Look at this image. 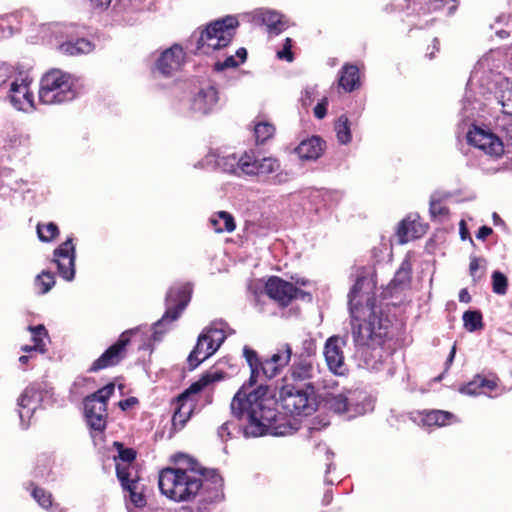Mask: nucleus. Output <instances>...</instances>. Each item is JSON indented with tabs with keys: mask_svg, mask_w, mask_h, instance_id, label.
Segmentation results:
<instances>
[{
	"mask_svg": "<svg viewBox=\"0 0 512 512\" xmlns=\"http://www.w3.org/2000/svg\"><path fill=\"white\" fill-rule=\"evenodd\" d=\"M243 355L249 364L251 375L248 385H243L231 401L232 415L242 421L241 427L246 437L265 434L284 436L291 433L292 426L286 415L277 410V401L267 396L268 387L257 384L262 360L252 348L245 346Z\"/></svg>",
	"mask_w": 512,
	"mask_h": 512,
	"instance_id": "obj_1",
	"label": "nucleus"
},
{
	"mask_svg": "<svg viewBox=\"0 0 512 512\" xmlns=\"http://www.w3.org/2000/svg\"><path fill=\"white\" fill-rule=\"evenodd\" d=\"M158 486L163 495L175 502L198 497L194 512H211L224 499V479L219 471L200 465L165 467L159 472Z\"/></svg>",
	"mask_w": 512,
	"mask_h": 512,
	"instance_id": "obj_2",
	"label": "nucleus"
},
{
	"mask_svg": "<svg viewBox=\"0 0 512 512\" xmlns=\"http://www.w3.org/2000/svg\"><path fill=\"white\" fill-rule=\"evenodd\" d=\"M348 299L351 335L355 346L381 350L392 338V322L377 307L375 291L365 276L357 277Z\"/></svg>",
	"mask_w": 512,
	"mask_h": 512,
	"instance_id": "obj_3",
	"label": "nucleus"
},
{
	"mask_svg": "<svg viewBox=\"0 0 512 512\" xmlns=\"http://www.w3.org/2000/svg\"><path fill=\"white\" fill-rule=\"evenodd\" d=\"M223 374V372H205L197 381L172 400L173 414L169 431L170 437L183 430L190 420L197 405L196 395L211 383L223 379Z\"/></svg>",
	"mask_w": 512,
	"mask_h": 512,
	"instance_id": "obj_4",
	"label": "nucleus"
},
{
	"mask_svg": "<svg viewBox=\"0 0 512 512\" xmlns=\"http://www.w3.org/2000/svg\"><path fill=\"white\" fill-rule=\"evenodd\" d=\"M239 21L235 16L227 15L211 21L204 28H198L195 54L209 55L227 47L236 35Z\"/></svg>",
	"mask_w": 512,
	"mask_h": 512,
	"instance_id": "obj_5",
	"label": "nucleus"
},
{
	"mask_svg": "<svg viewBox=\"0 0 512 512\" xmlns=\"http://www.w3.org/2000/svg\"><path fill=\"white\" fill-rule=\"evenodd\" d=\"M76 95L71 76L61 70H51L41 79L39 99L43 104H63L75 99Z\"/></svg>",
	"mask_w": 512,
	"mask_h": 512,
	"instance_id": "obj_6",
	"label": "nucleus"
},
{
	"mask_svg": "<svg viewBox=\"0 0 512 512\" xmlns=\"http://www.w3.org/2000/svg\"><path fill=\"white\" fill-rule=\"evenodd\" d=\"M244 175L256 177L260 182L275 185L288 181V173L282 168L278 158L264 156L259 158L254 150L244 152Z\"/></svg>",
	"mask_w": 512,
	"mask_h": 512,
	"instance_id": "obj_7",
	"label": "nucleus"
},
{
	"mask_svg": "<svg viewBox=\"0 0 512 512\" xmlns=\"http://www.w3.org/2000/svg\"><path fill=\"white\" fill-rule=\"evenodd\" d=\"M315 390L281 382L279 400L283 409L291 415H311L316 410Z\"/></svg>",
	"mask_w": 512,
	"mask_h": 512,
	"instance_id": "obj_8",
	"label": "nucleus"
},
{
	"mask_svg": "<svg viewBox=\"0 0 512 512\" xmlns=\"http://www.w3.org/2000/svg\"><path fill=\"white\" fill-rule=\"evenodd\" d=\"M114 391V383H108L84 398L85 417L89 427L94 431L100 433L105 431L108 418V400L114 394Z\"/></svg>",
	"mask_w": 512,
	"mask_h": 512,
	"instance_id": "obj_9",
	"label": "nucleus"
},
{
	"mask_svg": "<svg viewBox=\"0 0 512 512\" xmlns=\"http://www.w3.org/2000/svg\"><path fill=\"white\" fill-rule=\"evenodd\" d=\"M225 339L226 335L222 329L215 327L205 328L198 336L197 343L187 358L190 369H195L212 356Z\"/></svg>",
	"mask_w": 512,
	"mask_h": 512,
	"instance_id": "obj_10",
	"label": "nucleus"
},
{
	"mask_svg": "<svg viewBox=\"0 0 512 512\" xmlns=\"http://www.w3.org/2000/svg\"><path fill=\"white\" fill-rule=\"evenodd\" d=\"M282 382L317 389L321 382L320 366L317 361L293 358V362L282 378Z\"/></svg>",
	"mask_w": 512,
	"mask_h": 512,
	"instance_id": "obj_11",
	"label": "nucleus"
},
{
	"mask_svg": "<svg viewBox=\"0 0 512 512\" xmlns=\"http://www.w3.org/2000/svg\"><path fill=\"white\" fill-rule=\"evenodd\" d=\"M133 333V330L124 331L114 344L93 361L87 371L89 373H97L120 364L127 356V346L131 342V335Z\"/></svg>",
	"mask_w": 512,
	"mask_h": 512,
	"instance_id": "obj_12",
	"label": "nucleus"
},
{
	"mask_svg": "<svg viewBox=\"0 0 512 512\" xmlns=\"http://www.w3.org/2000/svg\"><path fill=\"white\" fill-rule=\"evenodd\" d=\"M265 293L282 307L289 306L294 299L304 298L307 293L293 283L278 276H270L265 283Z\"/></svg>",
	"mask_w": 512,
	"mask_h": 512,
	"instance_id": "obj_13",
	"label": "nucleus"
},
{
	"mask_svg": "<svg viewBox=\"0 0 512 512\" xmlns=\"http://www.w3.org/2000/svg\"><path fill=\"white\" fill-rule=\"evenodd\" d=\"M191 299L188 285H180L169 289L166 295V311L156 325L169 324L176 321Z\"/></svg>",
	"mask_w": 512,
	"mask_h": 512,
	"instance_id": "obj_14",
	"label": "nucleus"
},
{
	"mask_svg": "<svg viewBox=\"0 0 512 512\" xmlns=\"http://www.w3.org/2000/svg\"><path fill=\"white\" fill-rule=\"evenodd\" d=\"M53 262L57 266L58 274L66 281H71L75 276V245L73 238L69 237L61 243L53 253Z\"/></svg>",
	"mask_w": 512,
	"mask_h": 512,
	"instance_id": "obj_15",
	"label": "nucleus"
},
{
	"mask_svg": "<svg viewBox=\"0 0 512 512\" xmlns=\"http://www.w3.org/2000/svg\"><path fill=\"white\" fill-rule=\"evenodd\" d=\"M467 140L469 144L490 156L499 157L504 152L503 143L498 136L478 127L469 130Z\"/></svg>",
	"mask_w": 512,
	"mask_h": 512,
	"instance_id": "obj_16",
	"label": "nucleus"
},
{
	"mask_svg": "<svg viewBox=\"0 0 512 512\" xmlns=\"http://www.w3.org/2000/svg\"><path fill=\"white\" fill-rule=\"evenodd\" d=\"M219 100L218 91L212 85H205L193 92L190 110L194 113L207 115L213 111Z\"/></svg>",
	"mask_w": 512,
	"mask_h": 512,
	"instance_id": "obj_17",
	"label": "nucleus"
},
{
	"mask_svg": "<svg viewBox=\"0 0 512 512\" xmlns=\"http://www.w3.org/2000/svg\"><path fill=\"white\" fill-rule=\"evenodd\" d=\"M31 80L27 77L13 81L10 86L9 97L15 108L28 111L34 108V95L30 90Z\"/></svg>",
	"mask_w": 512,
	"mask_h": 512,
	"instance_id": "obj_18",
	"label": "nucleus"
},
{
	"mask_svg": "<svg viewBox=\"0 0 512 512\" xmlns=\"http://www.w3.org/2000/svg\"><path fill=\"white\" fill-rule=\"evenodd\" d=\"M184 59L185 53L183 48L178 44H174L161 53L155 63V66L162 75L171 76L181 68L184 63Z\"/></svg>",
	"mask_w": 512,
	"mask_h": 512,
	"instance_id": "obj_19",
	"label": "nucleus"
},
{
	"mask_svg": "<svg viewBox=\"0 0 512 512\" xmlns=\"http://www.w3.org/2000/svg\"><path fill=\"white\" fill-rule=\"evenodd\" d=\"M345 342L338 336L327 339L324 347V356L327 366L334 374H343L345 370L343 346Z\"/></svg>",
	"mask_w": 512,
	"mask_h": 512,
	"instance_id": "obj_20",
	"label": "nucleus"
},
{
	"mask_svg": "<svg viewBox=\"0 0 512 512\" xmlns=\"http://www.w3.org/2000/svg\"><path fill=\"white\" fill-rule=\"evenodd\" d=\"M292 355L293 352L290 344H284L277 353L262 361L260 373L267 379L277 376L281 369L288 365Z\"/></svg>",
	"mask_w": 512,
	"mask_h": 512,
	"instance_id": "obj_21",
	"label": "nucleus"
},
{
	"mask_svg": "<svg viewBox=\"0 0 512 512\" xmlns=\"http://www.w3.org/2000/svg\"><path fill=\"white\" fill-rule=\"evenodd\" d=\"M428 226L423 224L418 216H407L398 225L396 235L400 244L422 237Z\"/></svg>",
	"mask_w": 512,
	"mask_h": 512,
	"instance_id": "obj_22",
	"label": "nucleus"
},
{
	"mask_svg": "<svg viewBox=\"0 0 512 512\" xmlns=\"http://www.w3.org/2000/svg\"><path fill=\"white\" fill-rule=\"evenodd\" d=\"M324 149L325 142L319 136H312L302 140L294 151L302 160H316L323 154Z\"/></svg>",
	"mask_w": 512,
	"mask_h": 512,
	"instance_id": "obj_23",
	"label": "nucleus"
},
{
	"mask_svg": "<svg viewBox=\"0 0 512 512\" xmlns=\"http://www.w3.org/2000/svg\"><path fill=\"white\" fill-rule=\"evenodd\" d=\"M338 85L345 92H352L361 86L359 69L356 65L345 64L340 70Z\"/></svg>",
	"mask_w": 512,
	"mask_h": 512,
	"instance_id": "obj_24",
	"label": "nucleus"
},
{
	"mask_svg": "<svg viewBox=\"0 0 512 512\" xmlns=\"http://www.w3.org/2000/svg\"><path fill=\"white\" fill-rule=\"evenodd\" d=\"M419 415L424 426L442 427L456 421V416L453 413L444 410H423L419 412Z\"/></svg>",
	"mask_w": 512,
	"mask_h": 512,
	"instance_id": "obj_25",
	"label": "nucleus"
},
{
	"mask_svg": "<svg viewBox=\"0 0 512 512\" xmlns=\"http://www.w3.org/2000/svg\"><path fill=\"white\" fill-rule=\"evenodd\" d=\"M39 397L38 389L30 385L25 388L20 397L18 398V405L22 409L19 412L20 418L23 420L25 417L30 418L37 407V398Z\"/></svg>",
	"mask_w": 512,
	"mask_h": 512,
	"instance_id": "obj_26",
	"label": "nucleus"
},
{
	"mask_svg": "<svg viewBox=\"0 0 512 512\" xmlns=\"http://www.w3.org/2000/svg\"><path fill=\"white\" fill-rule=\"evenodd\" d=\"M257 19L267 26L270 33L280 34L285 28L286 23L282 20V15L271 10H260L256 14Z\"/></svg>",
	"mask_w": 512,
	"mask_h": 512,
	"instance_id": "obj_27",
	"label": "nucleus"
},
{
	"mask_svg": "<svg viewBox=\"0 0 512 512\" xmlns=\"http://www.w3.org/2000/svg\"><path fill=\"white\" fill-rule=\"evenodd\" d=\"M116 476L124 491H131L133 486L140 485L138 472L131 465L116 464Z\"/></svg>",
	"mask_w": 512,
	"mask_h": 512,
	"instance_id": "obj_28",
	"label": "nucleus"
},
{
	"mask_svg": "<svg viewBox=\"0 0 512 512\" xmlns=\"http://www.w3.org/2000/svg\"><path fill=\"white\" fill-rule=\"evenodd\" d=\"M116 476L124 491H131L133 486L140 485L138 472L131 465L116 464Z\"/></svg>",
	"mask_w": 512,
	"mask_h": 512,
	"instance_id": "obj_29",
	"label": "nucleus"
},
{
	"mask_svg": "<svg viewBox=\"0 0 512 512\" xmlns=\"http://www.w3.org/2000/svg\"><path fill=\"white\" fill-rule=\"evenodd\" d=\"M244 153L237 157L235 154L221 157L217 160V165L224 171L235 175H244Z\"/></svg>",
	"mask_w": 512,
	"mask_h": 512,
	"instance_id": "obj_30",
	"label": "nucleus"
},
{
	"mask_svg": "<svg viewBox=\"0 0 512 512\" xmlns=\"http://www.w3.org/2000/svg\"><path fill=\"white\" fill-rule=\"evenodd\" d=\"M60 48L64 53L74 56L91 52L94 45L85 38H79L75 41L64 42Z\"/></svg>",
	"mask_w": 512,
	"mask_h": 512,
	"instance_id": "obj_31",
	"label": "nucleus"
},
{
	"mask_svg": "<svg viewBox=\"0 0 512 512\" xmlns=\"http://www.w3.org/2000/svg\"><path fill=\"white\" fill-rule=\"evenodd\" d=\"M412 267L409 260H404L396 271L390 285L395 289H403L411 282Z\"/></svg>",
	"mask_w": 512,
	"mask_h": 512,
	"instance_id": "obj_32",
	"label": "nucleus"
},
{
	"mask_svg": "<svg viewBox=\"0 0 512 512\" xmlns=\"http://www.w3.org/2000/svg\"><path fill=\"white\" fill-rule=\"evenodd\" d=\"M464 327L469 332L482 330L484 327L483 315L479 310H468L462 316Z\"/></svg>",
	"mask_w": 512,
	"mask_h": 512,
	"instance_id": "obj_33",
	"label": "nucleus"
},
{
	"mask_svg": "<svg viewBox=\"0 0 512 512\" xmlns=\"http://www.w3.org/2000/svg\"><path fill=\"white\" fill-rule=\"evenodd\" d=\"M336 137L339 143L348 144L352 140L351 127L349 119L346 115H341L334 126Z\"/></svg>",
	"mask_w": 512,
	"mask_h": 512,
	"instance_id": "obj_34",
	"label": "nucleus"
},
{
	"mask_svg": "<svg viewBox=\"0 0 512 512\" xmlns=\"http://www.w3.org/2000/svg\"><path fill=\"white\" fill-rule=\"evenodd\" d=\"M29 489L31 490V496L33 499L43 508L49 509L53 505V496L52 494L31 482L29 484Z\"/></svg>",
	"mask_w": 512,
	"mask_h": 512,
	"instance_id": "obj_35",
	"label": "nucleus"
},
{
	"mask_svg": "<svg viewBox=\"0 0 512 512\" xmlns=\"http://www.w3.org/2000/svg\"><path fill=\"white\" fill-rule=\"evenodd\" d=\"M325 404L327 408L335 413H345L348 411V398L340 393V394H329L325 398Z\"/></svg>",
	"mask_w": 512,
	"mask_h": 512,
	"instance_id": "obj_36",
	"label": "nucleus"
},
{
	"mask_svg": "<svg viewBox=\"0 0 512 512\" xmlns=\"http://www.w3.org/2000/svg\"><path fill=\"white\" fill-rule=\"evenodd\" d=\"M36 230L38 238L41 242L53 241L59 236L60 233L57 224L54 222L38 223Z\"/></svg>",
	"mask_w": 512,
	"mask_h": 512,
	"instance_id": "obj_37",
	"label": "nucleus"
},
{
	"mask_svg": "<svg viewBox=\"0 0 512 512\" xmlns=\"http://www.w3.org/2000/svg\"><path fill=\"white\" fill-rule=\"evenodd\" d=\"M28 330L32 333L33 348H35V351L45 353L46 344L44 337L48 336V332L44 325L29 326Z\"/></svg>",
	"mask_w": 512,
	"mask_h": 512,
	"instance_id": "obj_38",
	"label": "nucleus"
},
{
	"mask_svg": "<svg viewBox=\"0 0 512 512\" xmlns=\"http://www.w3.org/2000/svg\"><path fill=\"white\" fill-rule=\"evenodd\" d=\"M275 126L269 122H259L254 127L256 144H264L274 136Z\"/></svg>",
	"mask_w": 512,
	"mask_h": 512,
	"instance_id": "obj_39",
	"label": "nucleus"
},
{
	"mask_svg": "<svg viewBox=\"0 0 512 512\" xmlns=\"http://www.w3.org/2000/svg\"><path fill=\"white\" fill-rule=\"evenodd\" d=\"M316 342L312 338H305L302 341L301 351L294 354V358L306 359L307 361H316Z\"/></svg>",
	"mask_w": 512,
	"mask_h": 512,
	"instance_id": "obj_40",
	"label": "nucleus"
},
{
	"mask_svg": "<svg viewBox=\"0 0 512 512\" xmlns=\"http://www.w3.org/2000/svg\"><path fill=\"white\" fill-rule=\"evenodd\" d=\"M55 284V277L50 271H42L35 279V286L40 294H45L51 290Z\"/></svg>",
	"mask_w": 512,
	"mask_h": 512,
	"instance_id": "obj_41",
	"label": "nucleus"
},
{
	"mask_svg": "<svg viewBox=\"0 0 512 512\" xmlns=\"http://www.w3.org/2000/svg\"><path fill=\"white\" fill-rule=\"evenodd\" d=\"M491 277L493 292L498 295H505L508 288L507 277L500 271H494Z\"/></svg>",
	"mask_w": 512,
	"mask_h": 512,
	"instance_id": "obj_42",
	"label": "nucleus"
},
{
	"mask_svg": "<svg viewBox=\"0 0 512 512\" xmlns=\"http://www.w3.org/2000/svg\"><path fill=\"white\" fill-rule=\"evenodd\" d=\"M113 446L118 450V458L125 463L124 465H131L136 459L137 453L133 448H126L123 443L117 441Z\"/></svg>",
	"mask_w": 512,
	"mask_h": 512,
	"instance_id": "obj_43",
	"label": "nucleus"
},
{
	"mask_svg": "<svg viewBox=\"0 0 512 512\" xmlns=\"http://www.w3.org/2000/svg\"><path fill=\"white\" fill-rule=\"evenodd\" d=\"M460 393L470 395V396H476L479 394H482V390L479 383V375H476L470 382H468L465 385H462L459 388Z\"/></svg>",
	"mask_w": 512,
	"mask_h": 512,
	"instance_id": "obj_44",
	"label": "nucleus"
},
{
	"mask_svg": "<svg viewBox=\"0 0 512 512\" xmlns=\"http://www.w3.org/2000/svg\"><path fill=\"white\" fill-rule=\"evenodd\" d=\"M128 493L129 499L135 507L141 508L146 505V498L140 485L137 487L133 486L131 491H128Z\"/></svg>",
	"mask_w": 512,
	"mask_h": 512,
	"instance_id": "obj_45",
	"label": "nucleus"
},
{
	"mask_svg": "<svg viewBox=\"0 0 512 512\" xmlns=\"http://www.w3.org/2000/svg\"><path fill=\"white\" fill-rule=\"evenodd\" d=\"M216 216L223 222V229L226 232L231 233L236 229L235 219L232 214L226 211H218L216 212Z\"/></svg>",
	"mask_w": 512,
	"mask_h": 512,
	"instance_id": "obj_46",
	"label": "nucleus"
},
{
	"mask_svg": "<svg viewBox=\"0 0 512 512\" xmlns=\"http://www.w3.org/2000/svg\"><path fill=\"white\" fill-rule=\"evenodd\" d=\"M429 211L433 218H436V217L447 218L450 213L449 208L447 206L442 205L441 202L438 200H434V201L430 202Z\"/></svg>",
	"mask_w": 512,
	"mask_h": 512,
	"instance_id": "obj_47",
	"label": "nucleus"
},
{
	"mask_svg": "<svg viewBox=\"0 0 512 512\" xmlns=\"http://www.w3.org/2000/svg\"><path fill=\"white\" fill-rule=\"evenodd\" d=\"M479 383L482 390V393L492 392L498 387V379L497 378H486L484 376L479 375Z\"/></svg>",
	"mask_w": 512,
	"mask_h": 512,
	"instance_id": "obj_48",
	"label": "nucleus"
},
{
	"mask_svg": "<svg viewBox=\"0 0 512 512\" xmlns=\"http://www.w3.org/2000/svg\"><path fill=\"white\" fill-rule=\"evenodd\" d=\"M240 65V62H238L236 60V58L231 55V56H228L224 61L220 62H216L214 64V70L216 71H223L225 69H228V68H236Z\"/></svg>",
	"mask_w": 512,
	"mask_h": 512,
	"instance_id": "obj_49",
	"label": "nucleus"
},
{
	"mask_svg": "<svg viewBox=\"0 0 512 512\" xmlns=\"http://www.w3.org/2000/svg\"><path fill=\"white\" fill-rule=\"evenodd\" d=\"M292 48V40L291 38H286L285 43L283 45V49L277 53L278 58L286 59L287 61L293 60V53L291 51Z\"/></svg>",
	"mask_w": 512,
	"mask_h": 512,
	"instance_id": "obj_50",
	"label": "nucleus"
},
{
	"mask_svg": "<svg viewBox=\"0 0 512 512\" xmlns=\"http://www.w3.org/2000/svg\"><path fill=\"white\" fill-rule=\"evenodd\" d=\"M328 99L324 98L314 107V116L323 119L327 114Z\"/></svg>",
	"mask_w": 512,
	"mask_h": 512,
	"instance_id": "obj_51",
	"label": "nucleus"
},
{
	"mask_svg": "<svg viewBox=\"0 0 512 512\" xmlns=\"http://www.w3.org/2000/svg\"><path fill=\"white\" fill-rule=\"evenodd\" d=\"M439 50H440V41L438 38L434 37L432 40V44L428 45V47H427L426 56L429 59H433L436 52H439Z\"/></svg>",
	"mask_w": 512,
	"mask_h": 512,
	"instance_id": "obj_52",
	"label": "nucleus"
},
{
	"mask_svg": "<svg viewBox=\"0 0 512 512\" xmlns=\"http://www.w3.org/2000/svg\"><path fill=\"white\" fill-rule=\"evenodd\" d=\"M139 403L138 399L136 397H129L124 400L119 401L118 406L123 410L126 411L129 408H132L133 406L137 405Z\"/></svg>",
	"mask_w": 512,
	"mask_h": 512,
	"instance_id": "obj_53",
	"label": "nucleus"
},
{
	"mask_svg": "<svg viewBox=\"0 0 512 512\" xmlns=\"http://www.w3.org/2000/svg\"><path fill=\"white\" fill-rule=\"evenodd\" d=\"M445 6L444 0H429L427 2V11L434 12L438 10H442Z\"/></svg>",
	"mask_w": 512,
	"mask_h": 512,
	"instance_id": "obj_54",
	"label": "nucleus"
},
{
	"mask_svg": "<svg viewBox=\"0 0 512 512\" xmlns=\"http://www.w3.org/2000/svg\"><path fill=\"white\" fill-rule=\"evenodd\" d=\"M211 226L213 227L214 231L216 233H223V232H226L224 229H223V224H221V219H219L217 216H216V213H214L212 215V217L210 218L209 220Z\"/></svg>",
	"mask_w": 512,
	"mask_h": 512,
	"instance_id": "obj_55",
	"label": "nucleus"
},
{
	"mask_svg": "<svg viewBox=\"0 0 512 512\" xmlns=\"http://www.w3.org/2000/svg\"><path fill=\"white\" fill-rule=\"evenodd\" d=\"M10 77V67L6 64H0V86L6 83Z\"/></svg>",
	"mask_w": 512,
	"mask_h": 512,
	"instance_id": "obj_56",
	"label": "nucleus"
},
{
	"mask_svg": "<svg viewBox=\"0 0 512 512\" xmlns=\"http://www.w3.org/2000/svg\"><path fill=\"white\" fill-rule=\"evenodd\" d=\"M493 233V230L489 226H481L477 232V239L479 240H485L488 236H490Z\"/></svg>",
	"mask_w": 512,
	"mask_h": 512,
	"instance_id": "obj_57",
	"label": "nucleus"
},
{
	"mask_svg": "<svg viewBox=\"0 0 512 512\" xmlns=\"http://www.w3.org/2000/svg\"><path fill=\"white\" fill-rule=\"evenodd\" d=\"M382 355L380 354L379 355V359L377 360H373L369 357H365V363L367 366H369L371 369H374V370H379L382 366Z\"/></svg>",
	"mask_w": 512,
	"mask_h": 512,
	"instance_id": "obj_58",
	"label": "nucleus"
},
{
	"mask_svg": "<svg viewBox=\"0 0 512 512\" xmlns=\"http://www.w3.org/2000/svg\"><path fill=\"white\" fill-rule=\"evenodd\" d=\"M479 258L477 257H473L470 261V264H469V271H470V275L475 279L476 278V272L478 271L479 269Z\"/></svg>",
	"mask_w": 512,
	"mask_h": 512,
	"instance_id": "obj_59",
	"label": "nucleus"
},
{
	"mask_svg": "<svg viewBox=\"0 0 512 512\" xmlns=\"http://www.w3.org/2000/svg\"><path fill=\"white\" fill-rule=\"evenodd\" d=\"M502 111L507 115H512V99L508 98L506 101L502 100Z\"/></svg>",
	"mask_w": 512,
	"mask_h": 512,
	"instance_id": "obj_60",
	"label": "nucleus"
},
{
	"mask_svg": "<svg viewBox=\"0 0 512 512\" xmlns=\"http://www.w3.org/2000/svg\"><path fill=\"white\" fill-rule=\"evenodd\" d=\"M459 301L464 303H469L471 301V296L466 288L460 290Z\"/></svg>",
	"mask_w": 512,
	"mask_h": 512,
	"instance_id": "obj_61",
	"label": "nucleus"
},
{
	"mask_svg": "<svg viewBox=\"0 0 512 512\" xmlns=\"http://www.w3.org/2000/svg\"><path fill=\"white\" fill-rule=\"evenodd\" d=\"M236 57L239 59L238 62L241 63H244L247 59V50L245 48H239L237 51H236Z\"/></svg>",
	"mask_w": 512,
	"mask_h": 512,
	"instance_id": "obj_62",
	"label": "nucleus"
},
{
	"mask_svg": "<svg viewBox=\"0 0 512 512\" xmlns=\"http://www.w3.org/2000/svg\"><path fill=\"white\" fill-rule=\"evenodd\" d=\"M229 425L230 423L229 422H225L223 423L220 428H219V435L223 438L225 435L227 436H230V431H229Z\"/></svg>",
	"mask_w": 512,
	"mask_h": 512,
	"instance_id": "obj_63",
	"label": "nucleus"
},
{
	"mask_svg": "<svg viewBox=\"0 0 512 512\" xmlns=\"http://www.w3.org/2000/svg\"><path fill=\"white\" fill-rule=\"evenodd\" d=\"M96 7H108L112 0H90Z\"/></svg>",
	"mask_w": 512,
	"mask_h": 512,
	"instance_id": "obj_64",
	"label": "nucleus"
}]
</instances>
